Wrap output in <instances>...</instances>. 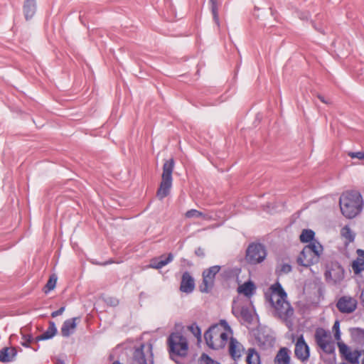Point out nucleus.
<instances>
[{
	"label": "nucleus",
	"mask_w": 364,
	"mask_h": 364,
	"mask_svg": "<svg viewBox=\"0 0 364 364\" xmlns=\"http://www.w3.org/2000/svg\"><path fill=\"white\" fill-rule=\"evenodd\" d=\"M188 330L198 339L201 338V330L196 323H192L188 327Z\"/></svg>",
	"instance_id": "36"
},
{
	"label": "nucleus",
	"mask_w": 364,
	"mask_h": 364,
	"mask_svg": "<svg viewBox=\"0 0 364 364\" xmlns=\"http://www.w3.org/2000/svg\"><path fill=\"white\" fill-rule=\"evenodd\" d=\"M352 339L357 343H364V330L360 328H353L350 330Z\"/></svg>",
	"instance_id": "25"
},
{
	"label": "nucleus",
	"mask_w": 364,
	"mask_h": 364,
	"mask_svg": "<svg viewBox=\"0 0 364 364\" xmlns=\"http://www.w3.org/2000/svg\"><path fill=\"white\" fill-rule=\"evenodd\" d=\"M219 337L222 340V341L223 343V345L224 346L225 343L228 341V334L225 332H221L219 334Z\"/></svg>",
	"instance_id": "43"
},
{
	"label": "nucleus",
	"mask_w": 364,
	"mask_h": 364,
	"mask_svg": "<svg viewBox=\"0 0 364 364\" xmlns=\"http://www.w3.org/2000/svg\"><path fill=\"white\" fill-rule=\"evenodd\" d=\"M112 262L110 260V261H107V262H105V263L102 264V265H107L108 264H111Z\"/></svg>",
	"instance_id": "47"
},
{
	"label": "nucleus",
	"mask_w": 364,
	"mask_h": 364,
	"mask_svg": "<svg viewBox=\"0 0 364 364\" xmlns=\"http://www.w3.org/2000/svg\"><path fill=\"white\" fill-rule=\"evenodd\" d=\"M294 354L296 358L301 362L307 361L310 357V349L303 335H301L297 338L295 344Z\"/></svg>",
	"instance_id": "9"
},
{
	"label": "nucleus",
	"mask_w": 364,
	"mask_h": 364,
	"mask_svg": "<svg viewBox=\"0 0 364 364\" xmlns=\"http://www.w3.org/2000/svg\"><path fill=\"white\" fill-rule=\"evenodd\" d=\"M185 216L187 218H203L205 220L210 219V217L208 216L207 215L204 214L203 213L196 210V209H191L188 210L185 213Z\"/></svg>",
	"instance_id": "32"
},
{
	"label": "nucleus",
	"mask_w": 364,
	"mask_h": 364,
	"mask_svg": "<svg viewBox=\"0 0 364 364\" xmlns=\"http://www.w3.org/2000/svg\"><path fill=\"white\" fill-rule=\"evenodd\" d=\"M341 235L347 239L350 242L355 240V234L348 226H345L341 230Z\"/></svg>",
	"instance_id": "34"
},
{
	"label": "nucleus",
	"mask_w": 364,
	"mask_h": 364,
	"mask_svg": "<svg viewBox=\"0 0 364 364\" xmlns=\"http://www.w3.org/2000/svg\"><path fill=\"white\" fill-rule=\"evenodd\" d=\"M211 4V11L213 20L218 26H220L219 16H218V6L217 0H209Z\"/></svg>",
	"instance_id": "33"
},
{
	"label": "nucleus",
	"mask_w": 364,
	"mask_h": 364,
	"mask_svg": "<svg viewBox=\"0 0 364 364\" xmlns=\"http://www.w3.org/2000/svg\"><path fill=\"white\" fill-rule=\"evenodd\" d=\"M290 360V350L286 347H282L278 350L274 363V364H289Z\"/></svg>",
	"instance_id": "18"
},
{
	"label": "nucleus",
	"mask_w": 364,
	"mask_h": 364,
	"mask_svg": "<svg viewBox=\"0 0 364 364\" xmlns=\"http://www.w3.org/2000/svg\"><path fill=\"white\" fill-rule=\"evenodd\" d=\"M336 307L341 313L350 314L356 309L357 301L350 296H343L338 299Z\"/></svg>",
	"instance_id": "10"
},
{
	"label": "nucleus",
	"mask_w": 364,
	"mask_h": 364,
	"mask_svg": "<svg viewBox=\"0 0 364 364\" xmlns=\"http://www.w3.org/2000/svg\"><path fill=\"white\" fill-rule=\"evenodd\" d=\"M270 304L274 309V317L282 320L289 328H291L294 310L287 299H276V301H272L271 299Z\"/></svg>",
	"instance_id": "2"
},
{
	"label": "nucleus",
	"mask_w": 364,
	"mask_h": 364,
	"mask_svg": "<svg viewBox=\"0 0 364 364\" xmlns=\"http://www.w3.org/2000/svg\"><path fill=\"white\" fill-rule=\"evenodd\" d=\"M315 232L310 229L303 230L300 235V240L302 242H311L314 241Z\"/></svg>",
	"instance_id": "30"
},
{
	"label": "nucleus",
	"mask_w": 364,
	"mask_h": 364,
	"mask_svg": "<svg viewBox=\"0 0 364 364\" xmlns=\"http://www.w3.org/2000/svg\"><path fill=\"white\" fill-rule=\"evenodd\" d=\"M173 259V255L168 253L166 257L161 255L159 257H154L150 261L149 267L153 269H159L171 262Z\"/></svg>",
	"instance_id": "16"
},
{
	"label": "nucleus",
	"mask_w": 364,
	"mask_h": 364,
	"mask_svg": "<svg viewBox=\"0 0 364 364\" xmlns=\"http://www.w3.org/2000/svg\"><path fill=\"white\" fill-rule=\"evenodd\" d=\"M306 250L316 256V257L320 258V256L323 252V246L316 240L310 242L309 245L304 247Z\"/></svg>",
	"instance_id": "23"
},
{
	"label": "nucleus",
	"mask_w": 364,
	"mask_h": 364,
	"mask_svg": "<svg viewBox=\"0 0 364 364\" xmlns=\"http://www.w3.org/2000/svg\"><path fill=\"white\" fill-rule=\"evenodd\" d=\"M255 290V284L251 282H246L243 284L239 286L237 289V291L240 294H243L247 297H250L254 294V291Z\"/></svg>",
	"instance_id": "22"
},
{
	"label": "nucleus",
	"mask_w": 364,
	"mask_h": 364,
	"mask_svg": "<svg viewBox=\"0 0 364 364\" xmlns=\"http://www.w3.org/2000/svg\"><path fill=\"white\" fill-rule=\"evenodd\" d=\"M292 267L289 264H281L279 272V274H288L291 272Z\"/></svg>",
	"instance_id": "38"
},
{
	"label": "nucleus",
	"mask_w": 364,
	"mask_h": 364,
	"mask_svg": "<svg viewBox=\"0 0 364 364\" xmlns=\"http://www.w3.org/2000/svg\"><path fill=\"white\" fill-rule=\"evenodd\" d=\"M247 364H259V355L255 348H250L247 356Z\"/></svg>",
	"instance_id": "28"
},
{
	"label": "nucleus",
	"mask_w": 364,
	"mask_h": 364,
	"mask_svg": "<svg viewBox=\"0 0 364 364\" xmlns=\"http://www.w3.org/2000/svg\"><path fill=\"white\" fill-rule=\"evenodd\" d=\"M271 294L268 295L265 294L266 299L271 304V299L272 301H276L274 299L277 297V299H287V294L283 289L282 284L279 282H276L274 284L272 285L270 287Z\"/></svg>",
	"instance_id": "13"
},
{
	"label": "nucleus",
	"mask_w": 364,
	"mask_h": 364,
	"mask_svg": "<svg viewBox=\"0 0 364 364\" xmlns=\"http://www.w3.org/2000/svg\"><path fill=\"white\" fill-rule=\"evenodd\" d=\"M58 277L56 274H53L50 276L49 279L48 280L46 286L44 287L43 291L47 294L50 291L55 289L57 283Z\"/></svg>",
	"instance_id": "31"
},
{
	"label": "nucleus",
	"mask_w": 364,
	"mask_h": 364,
	"mask_svg": "<svg viewBox=\"0 0 364 364\" xmlns=\"http://www.w3.org/2000/svg\"><path fill=\"white\" fill-rule=\"evenodd\" d=\"M319 261V258L316 257L310 250H306V248L304 247L302 251L301 252L299 256L297 258L298 264L308 267L314 264L318 263Z\"/></svg>",
	"instance_id": "11"
},
{
	"label": "nucleus",
	"mask_w": 364,
	"mask_h": 364,
	"mask_svg": "<svg viewBox=\"0 0 364 364\" xmlns=\"http://www.w3.org/2000/svg\"><path fill=\"white\" fill-rule=\"evenodd\" d=\"M240 315L242 320L248 324H251L253 321V316L247 306H242L240 311Z\"/></svg>",
	"instance_id": "29"
},
{
	"label": "nucleus",
	"mask_w": 364,
	"mask_h": 364,
	"mask_svg": "<svg viewBox=\"0 0 364 364\" xmlns=\"http://www.w3.org/2000/svg\"><path fill=\"white\" fill-rule=\"evenodd\" d=\"M110 303L112 305H116L118 303V301L117 300H114V302H113V301H111Z\"/></svg>",
	"instance_id": "46"
},
{
	"label": "nucleus",
	"mask_w": 364,
	"mask_h": 364,
	"mask_svg": "<svg viewBox=\"0 0 364 364\" xmlns=\"http://www.w3.org/2000/svg\"><path fill=\"white\" fill-rule=\"evenodd\" d=\"M195 255L200 258H203L205 256V250L203 248L199 247L195 250Z\"/></svg>",
	"instance_id": "41"
},
{
	"label": "nucleus",
	"mask_w": 364,
	"mask_h": 364,
	"mask_svg": "<svg viewBox=\"0 0 364 364\" xmlns=\"http://www.w3.org/2000/svg\"><path fill=\"white\" fill-rule=\"evenodd\" d=\"M333 331H334V338L336 341L341 339V331H340V322L336 320L333 326Z\"/></svg>",
	"instance_id": "37"
},
{
	"label": "nucleus",
	"mask_w": 364,
	"mask_h": 364,
	"mask_svg": "<svg viewBox=\"0 0 364 364\" xmlns=\"http://www.w3.org/2000/svg\"><path fill=\"white\" fill-rule=\"evenodd\" d=\"M345 270L343 267L338 262L332 266V269L326 271L325 277L326 279L331 277L333 284L340 283L344 279Z\"/></svg>",
	"instance_id": "12"
},
{
	"label": "nucleus",
	"mask_w": 364,
	"mask_h": 364,
	"mask_svg": "<svg viewBox=\"0 0 364 364\" xmlns=\"http://www.w3.org/2000/svg\"><path fill=\"white\" fill-rule=\"evenodd\" d=\"M36 10V0H25L23 4V13L26 20L31 19Z\"/></svg>",
	"instance_id": "20"
},
{
	"label": "nucleus",
	"mask_w": 364,
	"mask_h": 364,
	"mask_svg": "<svg viewBox=\"0 0 364 364\" xmlns=\"http://www.w3.org/2000/svg\"><path fill=\"white\" fill-rule=\"evenodd\" d=\"M341 357L350 364H358L361 351L355 350L351 351L350 348L343 342H338Z\"/></svg>",
	"instance_id": "8"
},
{
	"label": "nucleus",
	"mask_w": 364,
	"mask_h": 364,
	"mask_svg": "<svg viewBox=\"0 0 364 364\" xmlns=\"http://www.w3.org/2000/svg\"><path fill=\"white\" fill-rule=\"evenodd\" d=\"M356 254L358 257H361L364 259V250L358 249L356 250Z\"/></svg>",
	"instance_id": "44"
},
{
	"label": "nucleus",
	"mask_w": 364,
	"mask_h": 364,
	"mask_svg": "<svg viewBox=\"0 0 364 364\" xmlns=\"http://www.w3.org/2000/svg\"><path fill=\"white\" fill-rule=\"evenodd\" d=\"M351 267L355 274H360L364 270V259L361 257H357L352 262Z\"/></svg>",
	"instance_id": "27"
},
{
	"label": "nucleus",
	"mask_w": 364,
	"mask_h": 364,
	"mask_svg": "<svg viewBox=\"0 0 364 364\" xmlns=\"http://www.w3.org/2000/svg\"><path fill=\"white\" fill-rule=\"evenodd\" d=\"M342 214L347 218H353L363 209V200L361 194L356 191L344 192L339 198Z\"/></svg>",
	"instance_id": "1"
},
{
	"label": "nucleus",
	"mask_w": 364,
	"mask_h": 364,
	"mask_svg": "<svg viewBox=\"0 0 364 364\" xmlns=\"http://www.w3.org/2000/svg\"><path fill=\"white\" fill-rule=\"evenodd\" d=\"M229 353L234 360L238 359L241 356L240 343L233 337H232L230 341Z\"/></svg>",
	"instance_id": "21"
},
{
	"label": "nucleus",
	"mask_w": 364,
	"mask_h": 364,
	"mask_svg": "<svg viewBox=\"0 0 364 364\" xmlns=\"http://www.w3.org/2000/svg\"><path fill=\"white\" fill-rule=\"evenodd\" d=\"M194 289L195 282L193 277L188 272H183L181 277L180 290L182 292L189 294L191 293Z\"/></svg>",
	"instance_id": "14"
},
{
	"label": "nucleus",
	"mask_w": 364,
	"mask_h": 364,
	"mask_svg": "<svg viewBox=\"0 0 364 364\" xmlns=\"http://www.w3.org/2000/svg\"><path fill=\"white\" fill-rule=\"evenodd\" d=\"M221 267L219 265L212 266L203 272V282L200 286V290L203 293H208L213 288L215 278L220 272Z\"/></svg>",
	"instance_id": "6"
},
{
	"label": "nucleus",
	"mask_w": 364,
	"mask_h": 364,
	"mask_svg": "<svg viewBox=\"0 0 364 364\" xmlns=\"http://www.w3.org/2000/svg\"><path fill=\"white\" fill-rule=\"evenodd\" d=\"M170 352L179 356H186L188 350L186 338L178 333H172L168 339Z\"/></svg>",
	"instance_id": "5"
},
{
	"label": "nucleus",
	"mask_w": 364,
	"mask_h": 364,
	"mask_svg": "<svg viewBox=\"0 0 364 364\" xmlns=\"http://www.w3.org/2000/svg\"><path fill=\"white\" fill-rule=\"evenodd\" d=\"M317 97H318V99H319L322 102L326 103V104H327V103H328V102H327V101H326V100H325V98H324V97H323V96H322V95H317Z\"/></svg>",
	"instance_id": "45"
},
{
	"label": "nucleus",
	"mask_w": 364,
	"mask_h": 364,
	"mask_svg": "<svg viewBox=\"0 0 364 364\" xmlns=\"http://www.w3.org/2000/svg\"><path fill=\"white\" fill-rule=\"evenodd\" d=\"M348 156L350 157H351L352 159L357 158L360 160L364 159V152L363 151L349 152Z\"/></svg>",
	"instance_id": "40"
},
{
	"label": "nucleus",
	"mask_w": 364,
	"mask_h": 364,
	"mask_svg": "<svg viewBox=\"0 0 364 364\" xmlns=\"http://www.w3.org/2000/svg\"><path fill=\"white\" fill-rule=\"evenodd\" d=\"M65 309V306L60 307L58 310L52 312L51 313V316L53 318H55V317H57V316L63 314V313L64 312Z\"/></svg>",
	"instance_id": "42"
},
{
	"label": "nucleus",
	"mask_w": 364,
	"mask_h": 364,
	"mask_svg": "<svg viewBox=\"0 0 364 364\" xmlns=\"http://www.w3.org/2000/svg\"><path fill=\"white\" fill-rule=\"evenodd\" d=\"M80 317H74L70 319L65 320L61 327V334L63 337H69L75 331L77 327L76 321H80Z\"/></svg>",
	"instance_id": "15"
},
{
	"label": "nucleus",
	"mask_w": 364,
	"mask_h": 364,
	"mask_svg": "<svg viewBox=\"0 0 364 364\" xmlns=\"http://www.w3.org/2000/svg\"><path fill=\"white\" fill-rule=\"evenodd\" d=\"M320 348L327 354H333L335 352V346L333 342L331 341H329L328 343L323 344Z\"/></svg>",
	"instance_id": "35"
},
{
	"label": "nucleus",
	"mask_w": 364,
	"mask_h": 364,
	"mask_svg": "<svg viewBox=\"0 0 364 364\" xmlns=\"http://www.w3.org/2000/svg\"><path fill=\"white\" fill-rule=\"evenodd\" d=\"M174 159L173 158L167 160L163 165V173L159 188L157 190V197L162 200L170 193L172 186V173L174 168Z\"/></svg>",
	"instance_id": "3"
},
{
	"label": "nucleus",
	"mask_w": 364,
	"mask_h": 364,
	"mask_svg": "<svg viewBox=\"0 0 364 364\" xmlns=\"http://www.w3.org/2000/svg\"><path fill=\"white\" fill-rule=\"evenodd\" d=\"M48 324L49 326L48 329L43 333L35 338L36 342L50 339L56 335L58 330L55 326V322L53 321H50L48 322Z\"/></svg>",
	"instance_id": "19"
},
{
	"label": "nucleus",
	"mask_w": 364,
	"mask_h": 364,
	"mask_svg": "<svg viewBox=\"0 0 364 364\" xmlns=\"http://www.w3.org/2000/svg\"><path fill=\"white\" fill-rule=\"evenodd\" d=\"M216 330H218V326L213 325L211 326L204 333V338L205 343L208 346V347L212 349H216L213 341V333L215 332Z\"/></svg>",
	"instance_id": "24"
},
{
	"label": "nucleus",
	"mask_w": 364,
	"mask_h": 364,
	"mask_svg": "<svg viewBox=\"0 0 364 364\" xmlns=\"http://www.w3.org/2000/svg\"><path fill=\"white\" fill-rule=\"evenodd\" d=\"M17 355V350L14 347H4L0 350V362L9 363L13 361Z\"/></svg>",
	"instance_id": "17"
},
{
	"label": "nucleus",
	"mask_w": 364,
	"mask_h": 364,
	"mask_svg": "<svg viewBox=\"0 0 364 364\" xmlns=\"http://www.w3.org/2000/svg\"><path fill=\"white\" fill-rule=\"evenodd\" d=\"M232 313H233V314H235V309H232Z\"/></svg>",
	"instance_id": "48"
},
{
	"label": "nucleus",
	"mask_w": 364,
	"mask_h": 364,
	"mask_svg": "<svg viewBox=\"0 0 364 364\" xmlns=\"http://www.w3.org/2000/svg\"><path fill=\"white\" fill-rule=\"evenodd\" d=\"M144 345L141 344L134 350L130 364H154L152 346H149L147 354L144 352Z\"/></svg>",
	"instance_id": "7"
},
{
	"label": "nucleus",
	"mask_w": 364,
	"mask_h": 364,
	"mask_svg": "<svg viewBox=\"0 0 364 364\" xmlns=\"http://www.w3.org/2000/svg\"><path fill=\"white\" fill-rule=\"evenodd\" d=\"M23 338L24 339V341L21 343V345L26 348H28L29 347V343H31V342H33V341L34 340V338H33V336L30 334L28 335H23Z\"/></svg>",
	"instance_id": "39"
},
{
	"label": "nucleus",
	"mask_w": 364,
	"mask_h": 364,
	"mask_svg": "<svg viewBox=\"0 0 364 364\" xmlns=\"http://www.w3.org/2000/svg\"><path fill=\"white\" fill-rule=\"evenodd\" d=\"M327 337V332L325 330L322 328L316 330L315 333V340L319 348L325 343H328L329 341V340H326Z\"/></svg>",
	"instance_id": "26"
},
{
	"label": "nucleus",
	"mask_w": 364,
	"mask_h": 364,
	"mask_svg": "<svg viewBox=\"0 0 364 364\" xmlns=\"http://www.w3.org/2000/svg\"><path fill=\"white\" fill-rule=\"evenodd\" d=\"M267 257L265 247L260 243L250 244L246 250L245 259L250 264L261 263Z\"/></svg>",
	"instance_id": "4"
}]
</instances>
